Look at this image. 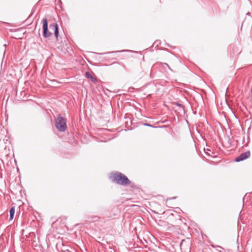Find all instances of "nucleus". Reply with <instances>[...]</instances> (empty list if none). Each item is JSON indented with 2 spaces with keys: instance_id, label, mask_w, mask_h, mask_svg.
Returning <instances> with one entry per match:
<instances>
[{
  "instance_id": "nucleus-1",
  "label": "nucleus",
  "mask_w": 252,
  "mask_h": 252,
  "mask_svg": "<svg viewBox=\"0 0 252 252\" xmlns=\"http://www.w3.org/2000/svg\"><path fill=\"white\" fill-rule=\"evenodd\" d=\"M3 141L5 146L4 150L2 152V154L5 157V159H1V161L2 162L4 166L5 162H6V164L9 165V163L10 162L11 163L12 160V154L10 150V148L11 147V142L9 139V137L6 138L5 139H4Z\"/></svg>"
},
{
  "instance_id": "nucleus-2",
  "label": "nucleus",
  "mask_w": 252,
  "mask_h": 252,
  "mask_svg": "<svg viewBox=\"0 0 252 252\" xmlns=\"http://www.w3.org/2000/svg\"><path fill=\"white\" fill-rule=\"evenodd\" d=\"M112 178L113 182L119 185L127 186L130 184V181L127 177L120 172L113 174Z\"/></svg>"
},
{
  "instance_id": "nucleus-3",
  "label": "nucleus",
  "mask_w": 252,
  "mask_h": 252,
  "mask_svg": "<svg viewBox=\"0 0 252 252\" xmlns=\"http://www.w3.org/2000/svg\"><path fill=\"white\" fill-rule=\"evenodd\" d=\"M55 126L60 132H64L66 128V122L63 117L59 116L55 120Z\"/></svg>"
},
{
  "instance_id": "nucleus-4",
  "label": "nucleus",
  "mask_w": 252,
  "mask_h": 252,
  "mask_svg": "<svg viewBox=\"0 0 252 252\" xmlns=\"http://www.w3.org/2000/svg\"><path fill=\"white\" fill-rule=\"evenodd\" d=\"M43 22V36L45 38H48L51 36L52 33L49 32L48 29V21L46 18L42 20Z\"/></svg>"
},
{
  "instance_id": "nucleus-5",
  "label": "nucleus",
  "mask_w": 252,
  "mask_h": 252,
  "mask_svg": "<svg viewBox=\"0 0 252 252\" xmlns=\"http://www.w3.org/2000/svg\"><path fill=\"white\" fill-rule=\"evenodd\" d=\"M251 156L250 151H248L246 152L242 153L238 157H237L235 159V161L236 162H240L243 161L248 158H249Z\"/></svg>"
},
{
  "instance_id": "nucleus-6",
  "label": "nucleus",
  "mask_w": 252,
  "mask_h": 252,
  "mask_svg": "<svg viewBox=\"0 0 252 252\" xmlns=\"http://www.w3.org/2000/svg\"><path fill=\"white\" fill-rule=\"evenodd\" d=\"M50 28L53 29L54 31V34L56 36V39H58L59 36V27L58 25L56 23H54L53 24L50 25Z\"/></svg>"
},
{
  "instance_id": "nucleus-7",
  "label": "nucleus",
  "mask_w": 252,
  "mask_h": 252,
  "mask_svg": "<svg viewBox=\"0 0 252 252\" xmlns=\"http://www.w3.org/2000/svg\"><path fill=\"white\" fill-rule=\"evenodd\" d=\"M85 76L88 79H90L91 81L93 82H95L96 81V79L94 78L92 74L90 73L89 71H87L85 73Z\"/></svg>"
},
{
  "instance_id": "nucleus-8",
  "label": "nucleus",
  "mask_w": 252,
  "mask_h": 252,
  "mask_svg": "<svg viewBox=\"0 0 252 252\" xmlns=\"http://www.w3.org/2000/svg\"><path fill=\"white\" fill-rule=\"evenodd\" d=\"M15 214V207H12L11 208L9 211L10 218L9 220H12L13 219Z\"/></svg>"
},
{
  "instance_id": "nucleus-9",
  "label": "nucleus",
  "mask_w": 252,
  "mask_h": 252,
  "mask_svg": "<svg viewBox=\"0 0 252 252\" xmlns=\"http://www.w3.org/2000/svg\"><path fill=\"white\" fill-rule=\"evenodd\" d=\"M212 247H213V248H217H217H220V249H222V248L220 246H214V245H212Z\"/></svg>"
},
{
  "instance_id": "nucleus-10",
  "label": "nucleus",
  "mask_w": 252,
  "mask_h": 252,
  "mask_svg": "<svg viewBox=\"0 0 252 252\" xmlns=\"http://www.w3.org/2000/svg\"><path fill=\"white\" fill-rule=\"evenodd\" d=\"M144 125L146 126H149V127H153L151 125L149 124H144Z\"/></svg>"
},
{
  "instance_id": "nucleus-11",
  "label": "nucleus",
  "mask_w": 252,
  "mask_h": 252,
  "mask_svg": "<svg viewBox=\"0 0 252 252\" xmlns=\"http://www.w3.org/2000/svg\"><path fill=\"white\" fill-rule=\"evenodd\" d=\"M5 49H4V53H3V58L5 57Z\"/></svg>"
},
{
  "instance_id": "nucleus-12",
  "label": "nucleus",
  "mask_w": 252,
  "mask_h": 252,
  "mask_svg": "<svg viewBox=\"0 0 252 252\" xmlns=\"http://www.w3.org/2000/svg\"><path fill=\"white\" fill-rule=\"evenodd\" d=\"M177 105H178V106H180V107H182V104H179V103H177Z\"/></svg>"
},
{
  "instance_id": "nucleus-13",
  "label": "nucleus",
  "mask_w": 252,
  "mask_h": 252,
  "mask_svg": "<svg viewBox=\"0 0 252 252\" xmlns=\"http://www.w3.org/2000/svg\"><path fill=\"white\" fill-rule=\"evenodd\" d=\"M165 65H166L168 67V68H169V69H170V67H169V66L168 65V64H167V63H165Z\"/></svg>"
},
{
  "instance_id": "nucleus-14",
  "label": "nucleus",
  "mask_w": 252,
  "mask_h": 252,
  "mask_svg": "<svg viewBox=\"0 0 252 252\" xmlns=\"http://www.w3.org/2000/svg\"><path fill=\"white\" fill-rule=\"evenodd\" d=\"M0 239H1V240L3 239L2 235H1Z\"/></svg>"
},
{
  "instance_id": "nucleus-15",
  "label": "nucleus",
  "mask_w": 252,
  "mask_h": 252,
  "mask_svg": "<svg viewBox=\"0 0 252 252\" xmlns=\"http://www.w3.org/2000/svg\"><path fill=\"white\" fill-rule=\"evenodd\" d=\"M6 44H4L3 46L5 48Z\"/></svg>"
},
{
  "instance_id": "nucleus-16",
  "label": "nucleus",
  "mask_w": 252,
  "mask_h": 252,
  "mask_svg": "<svg viewBox=\"0 0 252 252\" xmlns=\"http://www.w3.org/2000/svg\"><path fill=\"white\" fill-rule=\"evenodd\" d=\"M220 252H221V251H219Z\"/></svg>"
}]
</instances>
